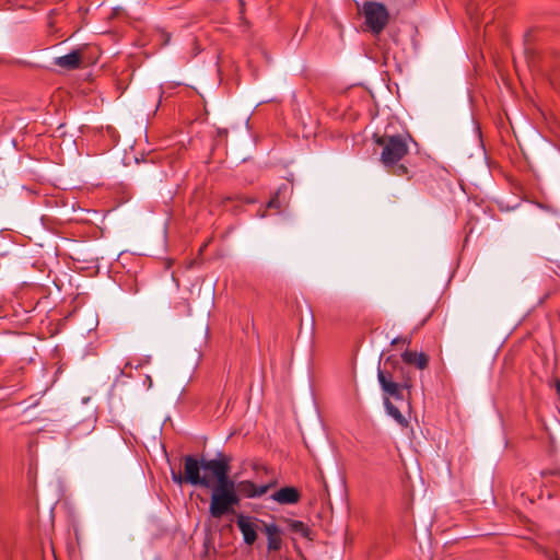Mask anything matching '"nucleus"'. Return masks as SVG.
I'll return each mask as SVG.
<instances>
[{
	"instance_id": "obj_1",
	"label": "nucleus",
	"mask_w": 560,
	"mask_h": 560,
	"mask_svg": "<svg viewBox=\"0 0 560 560\" xmlns=\"http://www.w3.org/2000/svg\"><path fill=\"white\" fill-rule=\"evenodd\" d=\"M375 143L382 149V164L396 176H407L408 167L400 163L402 158L408 153L407 138L401 135H374Z\"/></svg>"
},
{
	"instance_id": "obj_2",
	"label": "nucleus",
	"mask_w": 560,
	"mask_h": 560,
	"mask_svg": "<svg viewBox=\"0 0 560 560\" xmlns=\"http://www.w3.org/2000/svg\"><path fill=\"white\" fill-rule=\"evenodd\" d=\"M203 471L211 474V479L217 481L213 491L237 493V485L229 477L230 458L219 454L215 458L203 463Z\"/></svg>"
},
{
	"instance_id": "obj_3",
	"label": "nucleus",
	"mask_w": 560,
	"mask_h": 560,
	"mask_svg": "<svg viewBox=\"0 0 560 560\" xmlns=\"http://www.w3.org/2000/svg\"><path fill=\"white\" fill-rule=\"evenodd\" d=\"M209 460L210 459H201V462H199L192 455L184 456V479H186V483L202 488L212 487L213 481L211 474L206 471H203V475L200 474V471L203 470V463Z\"/></svg>"
},
{
	"instance_id": "obj_4",
	"label": "nucleus",
	"mask_w": 560,
	"mask_h": 560,
	"mask_svg": "<svg viewBox=\"0 0 560 560\" xmlns=\"http://www.w3.org/2000/svg\"><path fill=\"white\" fill-rule=\"evenodd\" d=\"M363 15L366 26L374 33L380 34L388 24L389 13L386 7L377 1H366L363 4Z\"/></svg>"
},
{
	"instance_id": "obj_5",
	"label": "nucleus",
	"mask_w": 560,
	"mask_h": 560,
	"mask_svg": "<svg viewBox=\"0 0 560 560\" xmlns=\"http://www.w3.org/2000/svg\"><path fill=\"white\" fill-rule=\"evenodd\" d=\"M240 502L241 498L238 493H225L212 490L209 514L211 517L220 520L224 515L233 513L234 508L238 505Z\"/></svg>"
},
{
	"instance_id": "obj_6",
	"label": "nucleus",
	"mask_w": 560,
	"mask_h": 560,
	"mask_svg": "<svg viewBox=\"0 0 560 560\" xmlns=\"http://www.w3.org/2000/svg\"><path fill=\"white\" fill-rule=\"evenodd\" d=\"M377 377L384 393L388 394L393 398L397 400H404L405 396L402 394V389H407L408 398L410 397L411 383L409 380L399 384L397 382H394L393 375L389 372H385L381 369H378Z\"/></svg>"
},
{
	"instance_id": "obj_7",
	"label": "nucleus",
	"mask_w": 560,
	"mask_h": 560,
	"mask_svg": "<svg viewBox=\"0 0 560 560\" xmlns=\"http://www.w3.org/2000/svg\"><path fill=\"white\" fill-rule=\"evenodd\" d=\"M261 520L252 518L246 515H238L236 518V525L243 535L244 542L252 546L257 539V530L262 529L260 527Z\"/></svg>"
},
{
	"instance_id": "obj_8",
	"label": "nucleus",
	"mask_w": 560,
	"mask_h": 560,
	"mask_svg": "<svg viewBox=\"0 0 560 560\" xmlns=\"http://www.w3.org/2000/svg\"><path fill=\"white\" fill-rule=\"evenodd\" d=\"M276 485L277 480H271L261 486H257L250 480H243L237 483V493L245 498H259L266 494L271 488H275Z\"/></svg>"
},
{
	"instance_id": "obj_9",
	"label": "nucleus",
	"mask_w": 560,
	"mask_h": 560,
	"mask_svg": "<svg viewBox=\"0 0 560 560\" xmlns=\"http://www.w3.org/2000/svg\"><path fill=\"white\" fill-rule=\"evenodd\" d=\"M262 532L267 536L269 551H279L282 547V530L275 523L261 522Z\"/></svg>"
},
{
	"instance_id": "obj_10",
	"label": "nucleus",
	"mask_w": 560,
	"mask_h": 560,
	"mask_svg": "<svg viewBox=\"0 0 560 560\" xmlns=\"http://www.w3.org/2000/svg\"><path fill=\"white\" fill-rule=\"evenodd\" d=\"M279 504H296L301 500V492L294 487H283L270 497Z\"/></svg>"
},
{
	"instance_id": "obj_11",
	"label": "nucleus",
	"mask_w": 560,
	"mask_h": 560,
	"mask_svg": "<svg viewBox=\"0 0 560 560\" xmlns=\"http://www.w3.org/2000/svg\"><path fill=\"white\" fill-rule=\"evenodd\" d=\"M82 60V55L79 50H72L71 52L55 58L54 65L67 69V70H74L80 68Z\"/></svg>"
},
{
	"instance_id": "obj_12",
	"label": "nucleus",
	"mask_w": 560,
	"mask_h": 560,
	"mask_svg": "<svg viewBox=\"0 0 560 560\" xmlns=\"http://www.w3.org/2000/svg\"><path fill=\"white\" fill-rule=\"evenodd\" d=\"M401 359L406 364L415 365L419 370H424L429 365V357L423 352L406 350Z\"/></svg>"
},
{
	"instance_id": "obj_13",
	"label": "nucleus",
	"mask_w": 560,
	"mask_h": 560,
	"mask_svg": "<svg viewBox=\"0 0 560 560\" xmlns=\"http://www.w3.org/2000/svg\"><path fill=\"white\" fill-rule=\"evenodd\" d=\"M384 405H385L387 413L390 417H393L398 424H400L401 427L408 425L407 419L402 416L400 410L388 398L385 399Z\"/></svg>"
},
{
	"instance_id": "obj_14",
	"label": "nucleus",
	"mask_w": 560,
	"mask_h": 560,
	"mask_svg": "<svg viewBox=\"0 0 560 560\" xmlns=\"http://www.w3.org/2000/svg\"><path fill=\"white\" fill-rule=\"evenodd\" d=\"M289 187L288 185L283 184L281 185L277 192L275 194V196L269 200V202L267 203V207L268 208H276V209H280L281 208V203H280V196L282 194H285L288 191Z\"/></svg>"
},
{
	"instance_id": "obj_15",
	"label": "nucleus",
	"mask_w": 560,
	"mask_h": 560,
	"mask_svg": "<svg viewBox=\"0 0 560 560\" xmlns=\"http://www.w3.org/2000/svg\"><path fill=\"white\" fill-rule=\"evenodd\" d=\"M292 312L296 313L298 315H304V313L313 315V310L305 300L302 302H296V307L295 310H292Z\"/></svg>"
},
{
	"instance_id": "obj_16",
	"label": "nucleus",
	"mask_w": 560,
	"mask_h": 560,
	"mask_svg": "<svg viewBox=\"0 0 560 560\" xmlns=\"http://www.w3.org/2000/svg\"><path fill=\"white\" fill-rule=\"evenodd\" d=\"M291 528L294 532L302 533V534H305V532L307 529L305 524L303 522H301V521H292L291 522Z\"/></svg>"
},
{
	"instance_id": "obj_17",
	"label": "nucleus",
	"mask_w": 560,
	"mask_h": 560,
	"mask_svg": "<svg viewBox=\"0 0 560 560\" xmlns=\"http://www.w3.org/2000/svg\"><path fill=\"white\" fill-rule=\"evenodd\" d=\"M392 346H397L399 343H404L409 346L411 343V338L409 337H396L392 340Z\"/></svg>"
},
{
	"instance_id": "obj_18",
	"label": "nucleus",
	"mask_w": 560,
	"mask_h": 560,
	"mask_svg": "<svg viewBox=\"0 0 560 560\" xmlns=\"http://www.w3.org/2000/svg\"><path fill=\"white\" fill-rule=\"evenodd\" d=\"M172 480L176 485H182V483L186 482V479H184V475H182L180 472L175 471V470H172Z\"/></svg>"
},
{
	"instance_id": "obj_19",
	"label": "nucleus",
	"mask_w": 560,
	"mask_h": 560,
	"mask_svg": "<svg viewBox=\"0 0 560 560\" xmlns=\"http://www.w3.org/2000/svg\"><path fill=\"white\" fill-rule=\"evenodd\" d=\"M548 560H560L559 556L556 552L546 551L545 552Z\"/></svg>"
},
{
	"instance_id": "obj_20",
	"label": "nucleus",
	"mask_w": 560,
	"mask_h": 560,
	"mask_svg": "<svg viewBox=\"0 0 560 560\" xmlns=\"http://www.w3.org/2000/svg\"><path fill=\"white\" fill-rule=\"evenodd\" d=\"M238 200H241L242 202H245V203H254L255 202V199L249 198V197H238Z\"/></svg>"
}]
</instances>
